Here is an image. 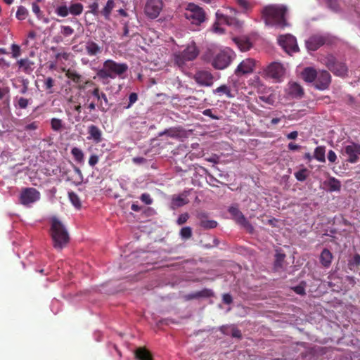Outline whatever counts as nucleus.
Instances as JSON below:
<instances>
[{
    "instance_id": "1a4fd4ad",
    "label": "nucleus",
    "mask_w": 360,
    "mask_h": 360,
    "mask_svg": "<svg viewBox=\"0 0 360 360\" xmlns=\"http://www.w3.org/2000/svg\"><path fill=\"white\" fill-rule=\"evenodd\" d=\"M342 153L347 157V162L352 164L356 163L359 160L360 143L354 141L350 142L343 147Z\"/></svg>"
},
{
    "instance_id": "f257e3e1",
    "label": "nucleus",
    "mask_w": 360,
    "mask_h": 360,
    "mask_svg": "<svg viewBox=\"0 0 360 360\" xmlns=\"http://www.w3.org/2000/svg\"><path fill=\"white\" fill-rule=\"evenodd\" d=\"M287 14L288 8L283 4H270L262 10V18L264 23L281 29L290 26Z\"/></svg>"
},
{
    "instance_id": "7ed1b4c3",
    "label": "nucleus",
    "mask_w": 360,
    "mask_h": 360,
    "mask_svg": "<svg viewBox=\"0 0 360 360\" xmlns=\"http://www.w3.org/2000/svg\"><path fill=\"white\" fill-rule=\"evenodd\" d=\"M129 66L125 63H117L112 59H107L103 63V67L97 72V76L102 79H114L117 76L123 77L128 70Z\"/></svg>"
},
{
    "instance_id": "0e129e2a",
    "label": "nucleus",
    "mask_w": 360,
    "mask_h": 360,
    "mask_svg": "<svg viewBox=\"0 0 360 360\" xmlns=\"http://www.w3.org/2000/svg\"><path fill=\"white\" fill-rule=\"evenodd\" d=\"M202 114L205 116H207V117H210V118H212V120H219V117L214 115L213 113H212V110L211 109H207V110H205L203 112H202Z\"/></svg>"
},
{
    "instance_id": "58836bf2",
    "label": "nucleus",
    "mask_w": 360,
    "mask_h": 360,
    "mask_svg": "<svg viewBox=\"0 0 360 360\" xmlns=\"http://www.w3.org/2000/svg\"><path fill=\"white\" fill-rule=\"evenodd\" d=\"M309 170L307 168H303L295 172L294 175L296 179L299 181H304L309 176Z\"/></svg>"
},
{
    "instance_id": "72a5a7b5",
    "label": "nucleus",
    "mask_w": 360,
    "mask_h": 360,
    "mask_svg": "<svg viewBox=\"0 0 360 360\" xmlns=\"http://www.w3.org/2000/svg\"><path fill=\"white\" fill-rule=\"evenodd\" d=\"M71 154L73 155L74 159L76 162H77L78 163L84 162V155L83 151L80 148L77 147L72 148L71 150Z\"/></svg>"
},
{
    "instance_id": "8fccbe9b",
    "label": "nucleus",
    "mask_w": 360,
    "mask_h": 360,
    "mask_svg": "<svg viewBox=\"0 0 360 360\" xmlns=\"http://www.w3.org/2000/svg\"><path fill=\"white\" fill-rule=\"evenodd\" d=\"M60 30L61 34L65 37L72 35L75 32L74 29L70 26L62 25Z\"/></svg>"
},
{
    "instance_id": "f8f14e48",
    "label": "nucleus",
    "mask_w": 360,
    "mask_h": 360,
    "mask_svg": "<svg viewBox=\"0 0 360 360\" xmlns=\"http://www.w3.org/2000/svg\"><path fill=\"white\" fill-rule=\"evenodd\" d=\"M331 82V76L326 70L318 71L317 76L313 83L315 89L323 91L328 89Z\"/></svg>"
},
{
    "instance_id": "2f4dec72",
    "label": "nucleus",
    "mask_w": 360,
    "mask_h": 360,
    "mask_svg": "<svg viewBox=\"0 0 360 360\" xmlns=\"http://www.w3.org/2000/svg\"><path fill=\"white\" fill-rule=\"evenodd\" d=\"M214 94H219L220 95L225 94L227 98H233V95L231 94V89L226 84H222L217 87L213 91Z\"/></svg>"
},
{
    "instance_id": "5fc2aeb1",
    "label": "nucleus",
    "mask_w": 360,
    "mask_h": 360,
    "mask_svg": "<svg viewBox=\"0 0 360 360\" xmlns=\"http://www.w3.org/2000/svg\"><path fill=\"white\" fill-rule=\"evenodd\" d=\"M32 12L36 15V16L38 18H41V11L40 10V8L39 6H38V4H37V2H33L32 4Z\"/></svg>"
},
{
    "instance_id": "0eeeda50",
    "label": "nucleus",
    "mask_w": 360,
    "mask_h": 360,
    "mask_svg": "<svg viewBox=\"0 0 360 360\" xmlns=\"http://www.w3.org/2000/svg\"><path fill=\"white\" fill-rule=\"evenodd\" d=\"M184 15L186 19L191 20L193 24L200 25L205 20L204 10L199 6L190 3L187 6Z\"/></svg>"
},
{
    "instance_id": "393cba45",
    "label": "nucleus",
    "mask_w": 360,
    "mask_h": 360,
    "mask_svg": "<svg viewBox=\"0 0 360 360\" xmlns=\"http://www.w3.org/2000/svg\"><path fill=\"white\" fill-rule=\"evenodd\" d=\"M135 356L138 360H153L151 353L145 347H139L135 351Z\"/></svg>"
},
{
    "instance_id": "c85d7f7f",
    "label": "nucleus",
    "mask_w": 360,
    "mask_h": 360,
    "mask_svg": "<svg viewBox=\"0 0 360 360\" xmlns=\"http://www.w3.org/2000/svg\"><path fill=\"white\" fill-rule=\"evenodd\" d=\"M19 68H22L23 71L27 74L32 72L34 63L28 59H20L18 60Z\"/></svg>"
},
{
    "instance_id": "a19ab883",
    "label": "nucleus",
    "mask_w": 360,
    "mask_h": 360,
    "mask_svg": "<svg viewBox=\"0 0 360 360\" xmlns=\"http://www.w3.org/2000/svg\"><path fill=\"white\" fill-rule=\"evenodd\" d=\"M69 199L72 203V205L77 207L80 208L81 207V201L79 197L74 192H69L68 193Z\"/></svg>"
},
{
    "instance_id": "f03ea898",
    "label": "nucleus",
    "mask_w": 360,
    "mask_h": 360,
    "mask_svg": "<svg viewBox=\"0 0 360 360\" xmlns=\"http://www.w3.org/2000/svg\"><path fill=\"white\" fill-rule=\"evenodd\" d=\"M51 236L56 249L62 250L70 241L68 231L63 223L56 217L51 219Z\"/></svg>"
},
{
    "instance_id": "423d86ee",
    "label": "nucleus",
    "mask_w": 360,
    "mask_h": 360,
    "mask_svg": "<svg viewBox=\"0 0 360 360\" xmlns=\"http://www.w3.org/2000/svg\"><path fill=\"white\" fill-rule=\"evenodd\" d=\"M323 63L336 76L344 77L347 75L348 68L346 64L339 61L333 55L325 56Z\"/></svg>"
},
{
    "instance_id": "a878e982",
    "label": "nucleus",
    "mask_w": 360,
    "mask_h": 360,
    "mask_svg": "<svg viewBox=\"0 0 360 360\" xmlns=\"http://www.w3.org/2000/svg\"><path fill=\"white\" fill-rule=\"evenodd\" d=\"M115 6L114 0H107L105 6L101 11V15L106 20H110L111 12Z\"/></svg>"
},
{
    "instance_id": "de8ad7c7",
    "label": "nucleus",
    "mask_w": 360,
    "mask_h": 360,
    "mask_svg": "<svg viewBox=\"0 0 360 360\" xmlns=\"http://www.w3.org/2000/svg\"><path fill=\"white\" fill-rule=\"evenodd\" d=\"M198 299L201 297H211L214 296V292L211 289L204 288L202 290L197 291Z\"/></svg>"
},
{
    "instance_id": "c03bdc74",
    "label": "nucleus",
    "mask_w": 360,
    "mask_h": 360,
    "mask_svg": "<svg viewBox=\"0 0 360 360\" xmlns=\"http://www.w3.org/2000/svg\"><path fill=\"white\" fill-rule=\"evenodd\" d=\"M56 13L60 17H67L70 13L69 7L66 5L60 6L56 9Z\"/></svg>"
},
{
    "instance_id": "aec40b11",
    "label": "nucleus",
    "mask_w": 360,
    "mask_h": 360,
    "mask_svg": "<svg viewBox=\"0 0 360 360\" xmlns=\"http://www.w3.org/2000/svg\"><path fill=\"white\" fill-rule=\"evenodd\" d=\"M288 92L290 96L296 98H300L304 95L302 87L296 82L289 83Z\"/></svg>"
},
{
    "instance_id": "20e7f679",
    "label": "nucleus",
    "mask_w": 360,
    "mask_h": 360,
    "mask_svg": "<svg viewBox=\"0 0 360 360\" xmlns=\"http://www.w3.org/2000/svg\"><path fill=\"white\" fill-rule=\"evenodd\" d=\"M198 54L199 51L197 46L195 44H191L181 52H178L174 55V63L182 68L187 61L195 60Z\"/></svg>"
},
{
    "instance_id": "774afa93",
    "label": "nucleus",
    "mask_w": 360,
    "mask_h": 360,
    "mask_svg": "<svg viewBox=\"0 0 360 360\" xmlns=\"http://www.w3.org/2000/svg\"><path fill=\"white\" fill-rule=\"evenodd\" d=\"M38 127V122H33L30 124H27L25 127V129L26 130H36V129H37Z\"/></svg>"
},
{
    "instance_id": "a18cd8bd",
    "label": "nucleus",
    "mask_w": 360,
    "mask_h": 360,
    "mask_svg": "<svg viewBox=\"0 0 360 360\" xmlns=\"http://www.w3.org/2000/svg\"><path fill=\"white\" fill-rule=\"evenodd\" d=\"M16 99H17V104H15V106L20 109H25L30 104V100H28L25 98L20 97V98H17Z\"/></svg>"
},
{
    "instance_id": "cd10ccee",
    "label": "nucleus",
    "mask_w": 360,
    "mask_h": 360,
    "mask_svg": "<svg viewBox=\"0 0 360 360\" xmlns=\"http://www.w3.org/2000/svg\"><path fill=\"white\" fill-rule=\"evenodd\" d=\"M111 104L109 103L105 94L103 93L100 96V101L98 102L97 107L101 112H106Z\"/></svg>"
},
{
    "instance_id": "412c9836",
    "label": "nucleus",
    "mask_w": 360,
    "mask_h": 360,
    "mask_svg": "<svg viewBox=\"0 0 360 360\" xmlns=\"http://www.w3.org/2000/svg\"><path fill=\"white\" fill-rule=\"evenodd\" d=\"M318 71L312 67H307L302 71V77L303 79L309 83L314 82L317 76Z\"/></svg>"
},
{
    "instance_id": "7c9ffc66",
    "label": "nucleus",
    "mask_w": 360,
    "mask_h": 360,
    "mask_svg": "<svg viewBox=\"0 0 360 360\" xmlns=\"http://www.w3.org/2000/svg\"><path fill=\"white\" fill-rule=\"evenodd\" d=\"M65 75L68 78L70 79L76 84H80L83 82L82 76L75 70L68 69L65 72Z\"/></svg>"
},
{
    "instance_id": "bb28decb",
    "label": "nucleus",
    "mask_w": 360,
    "mask_h": 360,
    "mask_svg": "<svg viewBox=\"0 0 360 360\" xmlns=\"http://www.w3.org/2000/svg\"><path fill=\"white\" fill-rule=\"evenodd\" d=\"M235 44L237 45L238 48L242 52H245L250 50L252 45L250 42L245 39L236 38L233 39Z\"/></svg>"
},
{
    "instance_id": "b1692460",
    "label": "nucleus",
    "mask_w": 360,
    "mask_h": 360,
    "mask_svg": "<svg viewBox=\"0 0 360 360\" xmlns=\"http://www.w3.org/2000/svg\"><path fill=\"white\" fill-rule=\"evenodd\" d=\"M324 184L328 186L330 192L340 191L341 190V182L335 177H329Z\"/></svg>"
},
{
    "instance_id": "49530a36",
    "label": "nucleus",
    "mask_w": 360,
    "mask_h": 360,
    "mask_svg": "<svg viewBox=\"0 0 360 360\" xmlns=\"http://www.w3.org/2000/svg\"><path fill=\"white\" fill-rule=\"evenodd\" d=\"M27 14H28L27 10L24 6H20L18 8V10L16 12V18L20 20H22L26 18Z\"/></svg>"
},
{
    "instance_id": "39448f33",
    "label": "nucleus",
    "mask_w": 360,
    "mask_h": 360,
    "mask_svg": "<svg viewBox=\"0 0 360 360\" xmlns=\"http://www.w3.org/2000/svg\"><path fill=\"white\" fill-rule=\"evenodd\" d=\"M234 57V52L229 49H226L214 56L212 65L215 69L223 70L230 65Z\"/></svg>"
},
{
    "instance_id": "6ab92c4d",
    "label": "nucleus",
    "mask_w": 360,
    "mask_h": 360,
    "mask_svg": "<svg viewBox=\"0 0 360 360\" xmlns=\"http://www.w3.org/2000/svg\"><path fill=\"white\" fill-rule=\"evenodd\" d=\"M85 51L86 54L90 57H94V56L101 54L102 53L103 48L94 41L88 40L85 44Z\"/></svg>"
},
{
    "instance_id": "ea45409f",
    "label": "nucleus",
    "mask_w": 360,
    "mask_h": 360,
    "mask_svg": "<svg viewBox=\"0 0 360 360\" xmlns=\"http://www.w3.org/2000/svg\"><path fill=\"white\" fill-rule=\"evenodd\" d=\"M55 85V79L51 77H48L44 81V87H45V90H47L48 93L52 94L53 93V87Z\"/></svg>"
},
{
    "instance_id": "69168bd1",
    "label": "nucleus",
    "mask_w": 360,
    "mask_h": 360,
    "mask_svg": "<svg viewBox=\"0 0 360 360\" xmlns=\"http://www.w3.org/2000/svg\"><path fill=\"white\" fill-rule=\"evenodd\" d=\"M13 57L17 58L20 54V49L18 45L13 44L11 47Z\"/></svg>"
},
{
    "instance_id": "e2e57ef3",
    "label": "nucleus",
    "mask_w": 360,
    "mask_h": 360,
    "mask_svg": "<svg viewBox=\"0 0 360 360\" xmlns=\"http://www.w3.org/2000/svg\"><path fill=\"white\" fill-rule=\"evenodd\" d=\"M4 108L2 110V115L5 117H9L11 115L10 105L8 101L4 102Z\"/></svg>"
},
{
    "instance_id": "9d476101",
    "label": "nucleus",
    "mask_w": 360,
    "mask_h": 360,
    "mask_svg": "<svg viewBox=\"0 0 360 360\" xmlns=\"http://www.w3.org/2000/svg\"><path fill=\"white\" fill-rule=\"evenodd\" d=\"M162 0H147L144 6V13L150 19L158 18L162 10Z\"/></svg>"
},
{
    "instance_id": "4c0bfd02",
    "label": "nucleus",
    "mask_w": 360,
    "mask_h": 360,
    "mask_svg": "<svg viewBox=\"0 0 360 360\" xmlns=\"http://www.w3.org/2000/svg\"><path fill=\"white\" fill-rule=\"evenodd\" d=\"M325 2L329 9L333 12H340L341 11V6L338 0H325Z\"/></svg>"
},
{
    "instance_id": "603ef678",
    "label": "nucleus",
    "mask_w": 360,
    "mask_h": 360,
    "mask_svg": "<svg viewBox=\"0 0 360 360\" xmlns=\"http://www.w3.org/2000/svg\"><path fill=\"white\" fill-rule=\"evenodd\" d=\"M138 101V95L136 93H131L129 96V103L127 108H130Z\"/></svg>"
},
{
    "instance_id": "37998d69",
    "label": "nucleus",
    "mask_w": 360,
    "mask_h": 360,
    "mask_svg": "<svg viewBox=\"0 0 360 360\" xmlns=\"http://www.w3.org/2000/svg\"><path fill=\"white\" fill-rule=\"evenodd\" d=\"M179 235L182 239L187 240L192 237V228L185 226L181 229Z\"/></svg>"
},
{
    "instance_id": "c9c22d12",
    "label": "nucleus",
    "mask_w": 360,
    "mask_h": 360,
    "mask_svg": "<svg viewBox=\"0 0 360 360\" xmlns=\"http://www.w3.org/2000/svg\"><path fill=\"white\" fill-rule=\"evenodd\" d=\"M84 6L81 3H74L69 7L70 13L73 15H79L82 14Z\"/></svg>"
},
{
    "instance_id": "5701e85b",
    "label": "nucleus",
    "mask_w": 360,
    "mask_h": 360,
    "mask_svg": "<svg viewBox=\"0 0 360 360\" xmlns=\"http://www.w3.org/2000/svg\"><path fill=\"white\" fill-rule=\"evenodd\" d=\"M188 203H189V200L186 198V195H173L171 200V208L175 209Z\"/></svg>"
},
{
    "instance_id": "473e14b6",
    "label": "nucleus",
    "mask_w": 360,
    "mask_h": 360,
    "mask_svg": "<svg viewBox=\"0 0 360 360\" xmlns=\"http://www.w3.org/2000/svg\"><path fill=\"white\" fill-rule=\"evenodd\" d=\"M314 158L321 162H325V147L320 146L314 149Z\"/></svg>"
},
{
    "instance_id": "79ce46f5",
    "label": "nucleus",
    "mask_w": 360,
    "mask_h": 360,
    "mask_svg": "<svg viewBox=\"0 0 360 360\" xmlns=\"http://www.w3.org/2000/svg\"><path fill=\"white\" fill-rule=\"evenodd\" d=\"M181 129H177V128H169V129H165L162 134L172 138H179L181 136Z\"/></svg>"
},
{
    "instance_id": "a211bd4d",
    "label": "nucleus",
    "mask_w": 360,
    "mask_h": 360,
    "mask_svg": "<svg viewBox=\"0 0 360 360\" xmlns=\"http://www.w3.org/2000/svg\"><path fill=\"white\" fill-rule=\"evenodd\" d=\"M89 140H92L94 143H98L103 140V134L101 129L97 125H89L87 127Z\"/></svg>"
},
{
    "instance_id": "864d4df0",
    "label": "nucleus",
    "mask_w": 360,
    "mask_h": 360,
    "mask_svg": "<svg viewBox=\"0 0 360 360\" xmlns=\"http://www.w3.org/2000/svg\"><path fill=\"white\" fill-rule=\"evenodd\" d=\"M89 8H90L89 12L91 13L94 15H98V4L97 1H94L91 3Z\"/></svg>"
},
{
    "instance_id": "052dcab7",
    "label": "nucleus",
    "mask_w": 360,
    "mask_h": 360,
    "mask_svg": "<svg viewBox=\"0 0 360 360\" xmlns=\"http://www.w3.org/2000/svg\"><path fill=\"white\" fill-rule=\"evenodd\" d=\"M98 162V156L96 154H92L89 159V165L91 167H94Z\"/></svg>"
},
{
    "instance_id": "ddd939ff",
    "label": "nucleus",
    "mask_w": 360,
    "mask_h": 360,
    "mask_svg": "<svg viewBox=\"0 0 360 360\" xmlns=\"http://www.w3.org/2000/svg\"><path fill=\"white\" fill-rule=\"evenodd\" d=\"M229 212L231 214L233 219L236 222L244 229H245L249 233H252L254 230L253 226L247 220L244 214L240 211V210L236 206H231L229 208Z\"/></svg>"
},
{
    "instance_id": "3c124183",
    "label": "nucleus",
    "mask_w": 360,
    "mask_h": 360,
    "mask_svg": "<svg viewBox=\"0 0 360 360\" xmlns=\"http://www.w3.org/2000/svg\"><path fill=\"white\" fill-rule=\"evenodd\" d=\"M360 265V255L356 254L353 259L349 261V268L353 269L354 266H359Z\"/></svg>"
},
{
    "instance_id": "338daca9",
    "label": "nucleus",
    "mask_w": 360,
    "mask_h": 360,
    "mask_svg": "<svg viewBox=\"0 0 360 360\" xmlns=\"http://www.w3.org/2000/svg\"><path fill=\"white\" fill-rule=\"evenodd\" d=\"M103 92L102 91H100V89L98 87H96L95 89H94L91 91V95L93 96H94L96 100L98 101H100V96L103 94Z\"/></svg>"
},
{
    "instance_id": "2eb2a0df",
    "label": "nucleus",
    "mask_w": 360,
    "mask_h": 360,
    "mask_svg": "<svg viewBox=\"0 0 360 360\" xmlns=\"http://www.w3.org/2000/svg\"><path fill=\"white\" fill-rule=\"evenodd\" d=\"M264 73L271 78L279 80L285 73V68L281 63L272 62L266 67Z\"/></svg>"
},
{
    "instance_id": "4d7b16f0",
    "label": "nucleus",
    "mask_w": 360,
    "mask_h": 360,
    "mask_svg": "<svg viewBox=\"0 0 360 360\" xmlns=\"http://www.w3.org/2000/svg\"><path fill=\"white\" fill-rule=\"evenodd\" d=\"M327 158L330 162H335V161L337 160V155L335 154V152L333 150H328L327 154Z\"/></svg>"
},
{
    "instance_id": "4be33fe9",
    "label": "nucleus",
    "mask_w": 360,
    "mask_h": 360,
    "mask_svg": "<svg viewBox=\"0 0 360 360\" xmlns=\"http://www.w3.org/2000/svg\"><path fill=\"white\" fill-rule=\"evenodd\" d=\"M319 260L323 267L328 268L333 261V254L328 249L325 248L321 252Z\"/></svg>"
},
{
    "instance_id": "f3484780",
    "label": "nucleus",
    "mask_w": 360,
    "mask_h": 360,
    "mask_svg": "<svg viewBox=\"0 0 360 360\" xmlns=\"http://www.w3.org/2000/svg\"><path fill=\"white\" fill-rule=\"evenodd\" d=\"M255 66V60L254 59H250V58H247L246 59L243 60L238 65L234 72L237 76L249 74L254 70Z\"/></svg>"
},
{
    "instance_id": "4468645a",
    "label": "nucleus",
    "mask_w": 360,
    "mask_h": 360,
    "mask_svg": "<svg viewBox=\"0 0 360 360\" xmlns=\"http://www.w3.org/2000/svg\"><path fill=\"white\" fill-rule=\"evenodd\" d=\"M193 78L198 84L202 86H211L214 83V76L206 70H199L195 72Z\"/></svg>"
},
{
    "instance_id": "680f3d73",
    "label": "nucleus",
    "mask_w": 360,
    "mask_h": 360,
    "mask_svg": "<svg viewBox=\"0 0 360 360\" xmlns=\"http://www.w3.org/2000/svg\"><path fill=\"white\" fill-rule=\"evenodd\" d=\"M293 290L298 295H303L305 294L304 285L300 284L293 288Z\"/></svg>"
},
{
    "instance_id": "c756f323",
    "label": "nucleus",
    "mask_w": 360,
    "mask_h": 360,
    "mask_svg": "<svg viewBox=\"0 0 360 360\" xmlns=\"http://www.w3.org/2000/svg\"><path fill=\"white\" fill-rule=\"evenodd\" d=\"M205 217V216L204 214H200L199 215V217L200 219V224L202 228H204L205 229H214V228L217 227V222L215 220L206 219H204Z\"/></svg>"
},
{
    "instance_id": "9b49d317",
    "label": "nucleus",
    "mask_w": 360,
    "mask_h": 360,
    "mask_svg": "<svg viewBox=\"0 0 360 360\" xmlns=\"http://www.w3.org/2000/svg\"><path fill=\"white\" fill-rule=\"evenodd\" d=\"M278 43L283 50L289 54L299 51L297 40L291 34L281 35L278 38Z\"/></svg>"
},
{
    "instance_id": "f704fd0d",
    "label": "nucleus",
    "mask_w": 360,
    "mask_h": 360,
    "mask_svg": "<svg viewBox=\"0 0 360 360\" xmlns=\"http://www.w3.org/2000/svg\"><path fill=\"white\" fill-rule=\"evenodd\" d=\"M285 258V255L283 253L278 252L276 255V259L274 262V269L276 271H279V269H282V268L283 267Z\"/></svg>"
},
{
    "instance_id": "dca6fc26",
    "label": "nucleus",
    "mask_w": 360,
    "mask_h": 360,
    "mask_svg": "<svg viewBox=\"0 0 360 360\" xmlns=\"http://www.w3.org/2000/svg\"><path fill=\"white\" fill-rule=\"evenodd\" d=\"M328 37L326 35L314 34L306 41V47L309 51H315L326 44Z\"/></svg>"
},
{
    "instance_id": "e433bc0d",
    "label": "nucleus",
    "mask_w": 360,
    "mask_h": 360,
    "mask_svg": "<svg viewBox=\"0 0 360 360\" xmlns=\"http://www.w3.org/2000/svg\"><path fill=\"white\" fill-rule=\"evenodd\" d=\"M51 126L53 131H61L65 127L63 120L58 118L51 119Z\"/></svg>"
},
{
    "instance_id": "13d9d810",
    "label": "nucleus",
    "mask_w": 360,
    "mask_h": 360,
    "mask_svg": "<svg viewBox=\"0 0 360 360\" xmlns=\"http://www.w3.org/2000/svg\"><path fill=\"white\" fill-rule=\"evenodd\" d=\"M188 218H189V215L187 213L181 214L179 216V217L176 220V222L179 225H181V224H184Z\"/></svg>"
},
{
    "instance_id": "6e6d98bb",
    "label": "nucleus",
    "mask_w": 360,
    "mask_h": 360,
    "mask_svg": "<svg viewBox=\"0 0 360 360\" xmlns=\"http://www.w3.org/2000/svg\"><path fill=\"white\" fill-rule=\"evenodd\" d=\"M141 200L147 205H150L153 203V200L150 198V195L148 193H143L140 197Z\"/></svg>"
},
{
    "instance_id": "bf43d9fd",
    "label": "nucleus",
    "mask_w": 360,
    "mask_h": 360,
    "mask_svg": "<svg viewBox=\"0 0 360 360\" xmlns=\"http://www.w3.org/2000/svg\"><path fill=\"white\" fill-rule=\"evenodd\" d=\"M123 37H128V38H131L132 37V35L130 34V32H129V22H125L124 23V29H123Z\"/></svg>"
},
{
    "instance_id": "09e8293b",
    "label": "nucleus",
    "mask_w": 360,
    "mask_h": 360,
    "mask_svg": "<svg viewBox=\"0 0 360 360\" xmlns=\"http://www.w3.org/2000/svg\"><path fill=\"white\" fill-rule=\"evenodd\" d=\"M236 3L243 11H247L252 7L248 0H236Z\"/></svg>"
},
{
    "instance_id": "6e6552de",
    "label": "nucleus",
    "mask_w": 360,
    "mask_h": 360,
    "mask_svg": "<svg viewBox=\"0 0 360 360\" xmlns=\"http://www.w3.org/2000/svg\"><path fill=\"white\" fill-rule=\"evenodd\" d=\"M39 199L40 193L34 188H22L19 195V202L25 206H30Z\"/></svg>"
}]
</instances>
